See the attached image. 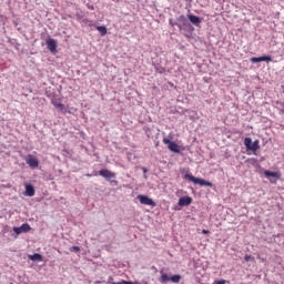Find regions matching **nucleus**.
<instances>
[{"mask_svg": "<svg viewBox=\"0 0 284 284\" xmlns=\"http://www.w3.org/2000/svg\"><path fill=\"white\" fill-rule=\"evenodd\" d=\"M184 179H186V181H191L192 183H195V185H201V186H205V187L214 186V184H212V182H207L203 179L194 178V175H192V174H185Z\"/></svg>", "mask_w": 284, "mask_h": 284, "instance_id": "f257e3e1", "label": "nucleus"}, {"mask_svg": "<svg viewBox=\"0 0 284 284\" xmlns=\"http://www.w3.org/2000/svg\"><path fill=\"white\" fill-rule=\"evenodd\" d=\"M163 143H164V145H168V149L171 152H174L175 154H179L181 152V146H179V144H176V142L170 141V139H168V138H163Z\"/></svg>", "mask_w": 284, "mask_h": 284, "instance_id": "f03ea898", "label": "nucleus"}, {"mask_svg": "<svg viewBox=\"0 0 284 284\" xmlns=\"http://www.w3.org/2000/svg\"><path fill=\"white\" fill-rule=\"evenodd\" d=\"M244 145L246 150H251V152H256L258 150V140L252 142V138L244 139Z\"/></svg>", "mask_w": 284, "mask_h": 284, "instance_id": "7ed1b4c3", "label": "nucleus"}, {"mask_svg": "<svg viewBox=\"0 0 284 284\" xmlns=\"http://www.w3.org/2000/svg\"><path fill=\"white\" fill-rule=\"evenodd\" d=\"M99 175L103 176L106 181H112V179H116V173L108 170V169H102L99 171Z\"/></svg>", "mask_w": 284, "mask_h": 284, "instance_id": "20e7f679", "label": "nucleus"}, {"mask_svg": "<svg viewBox=\"0 0 284 284\" xmlns=\"http://www.w3.org/2000/svg\"><path fill=\"white\" fill-rule=\"evenodd\" d=\"M138 200L140 201L141 205H151L154 207L156 205V202L152 199H150L148 195H138Z\"/></svg>", "mask_w": 284, "mask_h": 284, "instance_id": "39448f33", "label": "nucleus"}, {"mask_svg": "<svg viewBox=\"0 0 284 284\" xmlns=\"http://www.w3.org/2000/svg\"><path fill=\"white\" fill-rule=\"evenodd\" d=\"M27 165L31 166L32 169L37 168L39 165V160L34 158V155L29 154L26 159Z\"/></svg>", "mask_w": 284, "mask_h": 284, "instance_id": "423d86ee", "label": "nucleus"}, {"mask_svg": "<svg viewBox=\"0 0 284 284\" xmlns=\"http://www.w3.org/2000/svg\"><path fill=\"white\" fill-rule=\"evenodd\" d=\"M30 230H31V227H30V224H28V223H24L19 227H17V226L13 227V232L16 234H23L26 232H30Z\"/></svg>", "mask_w": 284, "mask_h": 284, "instance_id": "0eeeda50", "label": "nucleus"}, {"mask_svg": "<svg viewBox=\"0 0 284 284\" xmlns=\"http://www.w3.org/2000/svg\"><path fill=\"white\" fill-rule=\"evenodd\" d=\"M178 205H180V207H187V205H192V197L190 196L180 197Z\"/></svg>", "mask_w": 284, "mask_h": 284, "instance_id": "6e6552de", "label": "nucleus"}, {"mask_svg": "<svg viewBox=\"0 0 284 284\" xmlns=\"http://www.w3.org/2000/svg\"><path fill=\"white\" fill-rule=\"evenodd\" d=\"M47 47L50 52H57V40L52 38L47 39Z\"/></svg>", "mask_w": 284, "mask_h": 284, "instance_id": "1a4fd4ad", "label": "nucleus"}, {"mask_svg": "<svg viewBox=\"0 0 284 284\" xmlns=\"http://www.w3.org/2000/svg\"><path fill=\"white\" fill-rule=\"evenodd\" d=\"M251 61H252V63H261L262 61L270 62V61H272V57H270V55H262L258 58L253 57V58H251Z\"/></svg>", "mask_w": 284, "mask_h": 284, "instance_id": "9d476101", "label": "nucleus"}, {"mask_svg": "<svg viewBox=\"0 0 284 284\" xmlns=\"http://www.w3.org/2000/svg\"><path fill=\"white\" fill-rule=\"evenodd\" d=\"M187 19L193 23V26H200L201 24V18L194 14H189Z\"/></svg>", "mask_w": 284, "mask_h": 284, "instance_id": "9b49d317", "label": "nucleus"}, {"mask_svg": "<svg viewBox=\"0 0 284 284\" xmlns=\"http://www.w3.org/2000/svg\"><path fill=\"white\" fill-rule=\"evenodd\" d=\"M24 194L26 196H34L36 194L34 186H32V184H27Z\"/></svg>", "mask_w": 284, "mask_h": 284, "instance_id": "f8f14e48", "label": "nucleus"}, {"mask_svg": "<svg viewBox=\"0 0 284 284\" xmlns=\"http://www.w3.org/2000/svg\"><path fill=\"white\" fill-rule=\"evenodd\" d=\"M264 175L267 179H270V176H272L273 179H281V173H278V172L264 171Z\"/></svg>", "mask_w": 284, "mask_h": 284, "instance_id": "ddd939ff", "label": "nucleus"}, {"mask_svg": "<svg viewBox=\"0 0 284 284\" xmlns=\"http://www.w3.org/2000/svg\"><path fill=\"white\" fill-rule=\"evenodd\" d=\"M95 29L100 32L101 37H105L108 34V28L103 26H98Z\"/></svg>", "mask_w": 284, "mask_h": 284, "instance_id": "4468645a", "label": "nucleus"}, {"mask_svg": "<svg viewBox=\"0 0 284 284\" xmlns=\"http://www.w3.org/2000/svg\"><path fill=\"white\" fill-rule=\"evenodd\" d=\"M30 261H43V255L36 253L33 255H29Z\"/></svg>", "mask_w": 284, "mask_h": 284, "instance_id": "2eb2a0df", "label": "nucleus"}, {"mask_svg": "<svg viewBox=\"0 0 284 284\" xmlns=\"http://www.w3.org/2000/svg\"><path fill=\"white\" fill-rule=\"evenodd\" d=\"M111 284H141V283L140 282H130V281L122 280L121 282H113Z\"/></svg>", "mask_w": 284, "mask_h": 284, "instance_id": "dca6fc26", "label": "nucleus"}, {"mask_svg": "<svg viewBox=\"0 0 284 284\" xmlns=\"http://www.w3.org/2000/svg\"><path fill=\"white\" fill-rule=\"evenodd\" d=\"M170 280H171V277L168 276V274H162L160 277L161 283H168V281H170Z\"/></svg>", "mask_w": 284, "mask_h": 284, "instance_id": "f3484780", "label": "nucleus"}, {"mask_svg": "<svg viewBox=\"0 0 284 284\" xmlns=\"http://www.w3.org/2000/svg\"><path fill=\"white\" fill-rule=\"evenodd\" d=\"M172 283H180L181 282V275H173L170 277Z\"/></svg>", "mask_w": 284, "mask_h": 284, "instance_id": "a211bd4d", "label": "nucleus"}, {"mask_svg": "<svg viewBox=\"0 0 284 284\" xmlns=\"http://www.w3.org/2000/svg\"><path fill=\"white\" fill-rule=\"evenodd\" d=\"M53 105L54 108H59V110H65V105L63 103H57V102H53Z\"/></svg>", "mask_w": 284, "mask_h": 284, "instance_id": "6ab92c4d", "label": "nucleus"}, {"mask_svg": "<svg viewBox=\"0 0 284 284\" xmlns=\"http://www.w3.org/2000/svg\"><path fill=\"white\" fill-rule=\"evenodd\" d=\"M70 252H81V247L79 246H71Z\"/></svg>", "mask_w": 284, "mask_h": 284, "instance_id": "aec40b11", "label": "nucleus"}, {"mask_svg": "<svg viewBox=\"0 0 284 284\" xmlns=\"http://www.w3.org/2000/svg\"><path fill=\"white\" fill-rule=\"evenodd\" d=\"M244 261H245L246 263H250V261H252V255H245V256H244Z\"/></svg>", "mask_w": 284, "mask_h": 284, "instance_id": "412c9836", "label": "nucleus"}, {"mask_svg": "<svg viewBox=\"0 0 284 284\" xmlns=\"http://www.w3.org/2000/svg\"><path fill=\"white\" fill-rule=\"evenodd\" d=\"M202 234H210L209 230H202Z\"/></svg>", "mask_w": 284, "mask_h": 284, "instance_id": "4be33fe9", "label": "nucleus"}, {"mask_svg": "<svg viewBox=\"0 0 284 284\" xmlns=\"http://www.w3.org/2000/svg\"><path fill=\"white\" fill-rule=\"evenodd\" d=\"M142 172H143L144 174H146V172H148V169H145V168H142Z\"/></svg>", "mask_w": 284, "mask_h": 284, "instance_id": "5701e85b", "label": "nucleus"}, {"mask_svg": "<svg viewBox=\"0 0 284 284\" xmlns=\"http://www.w3.org/2000/svg\"><path fill=\"white\" fill-rule=\"evenodd\" d=\"M100 283H101V281H95V282H94V284H100Z\"/></svg>", "mask_w": 284, "mask_h": 284, "instance_id": "b1692460", "label": "nucleus"}, {"mask_svg": "<svg viewBox=\"0 0 284 284\" xmlns=\"http://www.w3.org/2000/svg\"><path fill=\"white\" fill-rule=\"evenodd\" d=\"M109 281H114V278L113 277H109Z\"/></svg>", "mask_w": 284, "mask_h": 284, "instance_id": "393cba45", "label": "nucleus"}, {"mask_svg": "<svg viewBox=\"0 0 284 284\" xmlns=\"http://www.w3.org/2000/svg\"><path fill=\"white\" fill-rule=\"evenodd\" d=\"M90 10H94V7H90Z\"/></svg>", "mask_w": 284, "mask_h": 284, "instance_id": "a878e982", "label": "nucleus"}, {"mask_svg": "<svg viewBox=\"0 0 284 284\" xmlns=\"http://www.w3.org/2000/svg\"><path fill=\"white\" fill-rule=\"evenodd\" d=\"M90 10H94V7H90Z\"/></svg>", "mask_w": 284, "mask_h": 284, "instance_id": "bb28decb", "label": "nucleus"}]
</instances>
